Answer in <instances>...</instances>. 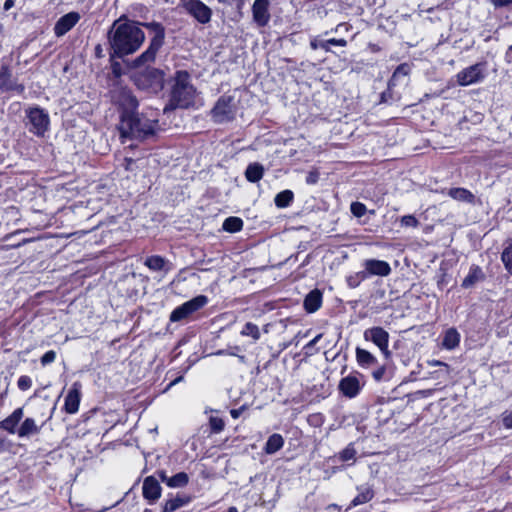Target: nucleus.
I'll list each match as a JSON object with an SVG mask.
<instances>
[{"instance_id":"nucleus-1","label":"nucleus","mask_w":512,"mask_h":512,"mask_svg":"<svg viewBox=\"0 0 512 512\" xmlns=\"http://www.w3.org/2000/svg\"><path fill=\"white\" fill-rule=\"evenodd\" d=\"M113 54L118 57L133 54L145 40V34L134 21L118 19L114 21L108 33Z\"/></svg>"},{"instance_id":"nucleus-2","label":"nucleus","mask_w":512,"mask_h":512,"mask_svg":"<svg viewBox=\"0 0 512 512\" xmlns=\"http://www.w3.org/2000/svg\"><path fill=\"white\" fill-rule=\"evenodd\" d=\"M197 98L198 93L191 82V75L187 71L178 70L173 77L169 104L164 108V111L193 107L196 104Z\"/></svg>"},{"instance_id":"nucleus-3","label":"nucleus","mask_w":512,"mask_h":512,"mask_svg":"<svg viewBox=\"0 0 512 512\" xmlns=\"http://www.w3.org/2000/svg\"><path fill=\"white\" fill-rule=\"evenodd\" d=\"M158 121L138 114H121L119 132L122 138L145 140L155 135Z\"/></svg>"},{"instance_id":"nucleus-4","label":"nucleus","mask_w":512,"mask_h":512,"mask_svg":"<svg viewBox=\"0 0 512 512\" xmlns=\"http://www.w3.org/2000/svg\"><path fill=\"white\" fill-rule=\"evenodd\" d=\"M134 82L140 89L157 93L164 87L165 74L160 69L147 67L135 74Z\"/></svg>"},{"instance_id":"nucleus-5","label":"nucleus","mask_w":512,"mask_h":512,"mask_svg":"<svg viewBox=\"0 0 512 512\" xmlns=\"http://www.w3.org/2000/svg\"><path fill=\"white\" fill-rule=\"evenodd\" d=\"M26 118L28 120L29 131L36 136H44L50 125L49 114L38 106L26 109Z\"/></svg>"},{"instance_id":"nucleus-6","label":"nucleus","mask_w":512,"mask_h":512,"mask_svg":"<svg viewBox=\"0 0 512 512\" xmlns=\"http://www.w3.org/2000/svg\"><path fill=\"white\" fill-rule=\"evenodd\" d=\"M207 302L208 299L204 295L194 297L193 299L176 307L170 314V321L179 322L187 319L190 315L203 308Z\"/></svg>"},{"instance_id":"nucleus-7","label":"nucleus","mask_w":512,"mask_h":512,"mask_svg":"<svg viewBox=\"0 0 512 512\" xmlns=\"http://www.w3.org/2000/svg\"><path fill=\"white\" fill-rule=\"evenodd\" d=\"M181 7L200 24L211 21L212 10L200 0H181Z\"/></svg>"},{"instance_id":"nucleus-8","label":"nucleus","mask_w":512,"mask_h":512,"mask_svg":"<svg viewBox=\"0 0 512 512\" xmlns=\"http://www.w3.org/2000/svg\"><path fill=\"white\" fill-rule=\"evenodd\" d=\"M363 338L376 345L386 359L391 356V352L389 350L390 336L384 328L380 326L368 328L364 331Z\"/></svg>"},{"instance_id":"nucleus-9","label":"nucleus","mask_w":512,"mask_h":512,"mask_svg":"<svg viewBox=\"0 0 512 512\" xmlns=\"http://www.w3.org/2000/svg\"><path fill=\"white\" fill-rule=\"evenodd\" d=\"M215 122L223 123L232 120L235 116L234 99L231 96L223 95L216 102L211 111Z\"/></svg>"},{"instance_id":"nucleus-10","label":"nucleus","mask_w":512,"mask_h":512,"mask_svg":"<svg viewBox=\"0 0 512 512\" xmlns=\"http://www.w3.org/2000/svg\"><path fill=\"white\" fill-rule=\"evenodd\" d=\"M484 77V65L482 63L471 65L461 70L456 75L457 82L460 86H469L479 83L484 79Z\"/></svg>"},{"instance_id":"nucleus-11","label":"nucleus","mask_w":512,"mask_h":512,"mask_svg":"<svg viewBox=\"0 0 512 512\" xmlns=\"http://www.w3.org/2000/svg\"><path fill=\"white\" fill-rule=\"evenodd\" d=\"M21 418H5L1 422V426L11 433H17L19 436H27L36 431V425L31 418H26L20 425Z\"/></svg>"},{"instance_id":"nucleus-12","label":"nucleus","mask_w":512,"mask_h":512,"mask_svg":"<svg viewBox=\"0 0 512 512\" xmlns=\"http://www.w3.org/2000/svg\"><path fill=\"white\" fill-rule=\"evenodd\" d=\"M23 91L24 86L18 83L9 66L2 65L0 68V92H17L20 94Z\"/></svg>"},{"instance_id":"nucleus-13","label":"nucleus","mask_w":512,"mask_h":512,"mask_svg":"<svg viewBox=\"0 0 512 512\" xmlns=\"http://www.w3.org/2000/svg\"><path fill=\"white\" fill-rule=\"evenodd\" d=\"M164 33H157L150 41L149 47L143 52L138 58L135 59V66H141L150 62H153L157 52L163 45Z\"/></svg>"},{"instance_id":"nucleus-14","label":"nucleus","mask_w":512,"mask_h":512,"mask_svg":"<svg viewBox=\"0 0 512 512\" xmlns=\"http://www.w3.org/2000/svg\"><path fill=\"white\" fill-rule=\"evenodd\" d=\"M363 385L364 381L362 377H358L357 375H348L341 379L339 383V390L344 396L354 398L359 394Z\"/></svg>"},{"instance_id":"nucleus-15","label":"nucleus","mask_w":512,"mask_h":512,"mask_svg":"<svg viewBox=\"0 0 512 512\" xmlns=\"http://www.w3.org/2000/svg\"><path fill=\"white\" fill-rule=\"evenodd\" d=\"M115 102L123 109L122 114H134L138 107V101L130 90L120 88L114 95Z\"/></svg>"},{"instance_id":"nucleus-16","label":"nucleus","mask_w":512,"mask_h":512,"mask_svg":"<svg viewBox=\"0 0 512 512\" xmlns=\"http://www.w3.org/2000/svg\"><path fill=\"white\" fill-rule=\"evenodd\" d=\"M269 0H255L252 5L253 21L260 27H264L270 20Z\"/></svg>"},{"instance_id":"nucleus-17","label":"nucleus","mask_w":512,"mask_h":512,"mask_svg":"<svg viewBox=\"0 0 512 512\" xmlns=\"http://www.w3.org/2000/svg\"><path fill=\"white\" fill-rule=\"evenodd\" d=\"M80 20V15L77 12H69L56 22L54 26V33L57 37L64 36L69 32Z\"/></svg>"},{"instance_id":"nucleus-18","label":"nucleus","mask_w":512,"mask_h":512,"mask_svg":"<svg viewBox=\"0 0 512 512\" xmlns=\"http://www.w3.org/2000/svg\"><path fill=\"white\" fill-rule=\"evenodd\" d=\"M161 486L156 478L148 476L143 481L142 492L143 497L151 504L155 503L161 496Z\"/></svg>"},{"instance_id":"nucleus-19","label":"nucleus","mask_w":512,"mask_h":512,"mask_svg":"<svg viewBox=\"0 0 512 512\" xmlns=\"http://www.w3.org/2000/svg\"><path fill=\"white\" fill-rule=\"evenodd\" d=\"M82 385L80 382H74L69 390L66 398L64 408L68 414H74L78 411L81 397Z\"/></svg>"},{"instance_id":"nucleus-20","label":"nucleus","mask_w":512,"mask_h":512,"mask_svg":"<svg viewBox=\"0 0 512 512\" xmlns=\"http://www.w3.org/2000/svg\"><path fill=\"white\" fill-rule=\"evenodd\" d=\"M364 267L368 275L388 276L391 273V267L388 262L377 259H368L364 262Z\"/></svg>"},{"instance_id":"nucleus-21","label":"nucleus","mask_w":512,"mask_h":512,"mask_svg":"<svg viewBox=\"0 0 512 512\" xmlns=\"http://www.w3.org/2000/svg\"><path fill=\"white\" fill-rule=\"evenodd\" d=\"M322 304V294L319 290H312L307 294L304 300V308L309 313L316 312Z\"/></svg>"},{"instance_id":"nucleus-22","label":"nucleus","mask_w":512,"mask_h":512,"mask_svg":"<svg viewBox=\"0 0 512 512\" xmlns=\"http://www.w3.org/2000/svg\"><path fill=\"white\" fill-rule=\"evenodd\" d=\"M356 361L358 365L362 368H370L377 364L376 357L370 353L368 350L357 347L355 350Z\"/></svg>"},{"instance_id":"nucleus-23","label":"nucleus","mask_w":512,"mask_h":512,"mask_svg":"<svg viewBox=\"0 0 512 512\" xmlns=\"http://www.w3.org/2000/svg\"><path fill=\"white\" fill-rule=\"evenodd\" d=\"M264 167L257 162L250 163L245 171V177L249 182L256 183L262 179Z\"/></svg>"},{"instance_id":"nucleus-24","label":"nucleus","mask_w":512,"mask_h":512,"mask_svg":"<svg viewBox=\"0 0 512 512\" xmlns=\"http://www.w3.org/2000/svg\"><path fill=\"white\" fill-rule=\"evenodd\" d=\"M358 491V495L351 501L349 508L365 504L374 497V491L369 486L359 487Z\"/></svg>"},{"instance_id":"nucleus-25","label":"nucleus","mask_w":512,"mask_h":512,"mask_svg":"<svg viewBox=\"0 0 512 512\" xmlns=\"http://www.w3.org/2000/svg\"><path fill=\"white\" fill-rule=\"evenodd\" d=\"M459 342L460 334L455 328H449L448 330H446L442 341V346L445 349L452 350L459 345Z\"/></svg>"},{"instance_id":"nucleus-26","label":"nucleus","mask_w":512,"mask_h":512,"mask_svg":"<svg viewBox=\"0 0 512 512\" xmlns=\"http://www.w3.org/2000/svg\"><path fill=\"white\" fill-rule=\"evenodd\" d=\"M448 195L454 200L466 203H473L475 199V196L469 190L460 187L449 189Z\"/></svg>"},{"instance_id":"nucleus-27","label":"nucleus","mask_w":512,"mask_h":512,"mask_svg":"<svg viewBox=\"0 0 512 512\" xmlns=\"http://www.w3.org/2000/svg\"><path fill=\"white\" fill-rule=\"evenodd\" d=\"M283 444V437L280 434H273L268 438L264 447V451L267 454H274L283 447Z\"/></svg>"},{"instance_id":"nucleus-28","label":"nucleus","mask_w":512,"mask_h":512,"mask_svg":"<svg viewBox=\"0 0 512 512\" xmlns=\"http://www.w3.org/2000/svg\"><path fill=\"white\" fill-rule=\"evenodd\" d=\"M188 503V498L176 496L165 501L163 512H174L177 509L185 506Z\"/></svg>"},{"instance_id":"nucleus-29","label":"nucleus","mask_w":512,"mask_h":512,"mask_svg":"<svg viewBox=\"0 0 512 512\" xmlns=\"http://www.w3.org/2000/svg\"><path fill=\"white\" fill-rule=\"evenodd\" d=\"M189 482V476L185 472H179L167 480V486L170 488L185 487Z\"/></svg>"},{"instance_id":"nucleus-30","label":"nucleus","mask_w":512,"mask_h":512,"mask_svg":"<svg viewBox=\"0 0 512 512\" xmlns=\"http://www.w3.org/2000/svg\"><path fill=\"white\" fill-rule=\"evenodd\" d=\"M222 227L230 233L239 232L243 228V221L239 217H228L224 220Z\"/></svg>"},{"instance_id":"nucleus-31","label":"nucleus","mask_w":512,"mask_h":512,"mask_svg":"<svg viewBox=\"0 0 512 512\" xmlns=\"http://www.w3.org/2000/svg\"><path fill=\"white\" fill-rule=\"evenodd\" d=\"M293 192L290 190H284L278 193L274 199L275 205L279 208L288 207L293 201Z\"/></svg>"},{"instance_id":"nucleus-32","label":"nucleus","mask_w":512,"mask_h":512,"mask_svg":"<svg viewBox=\"0 0 512 512\" xmlns=\"http://www.w3.org/2000/svg\"><path fill=\"white\" fill-rule=\"evenodd\" d=\"M145 265L153 271H161L165 268L166 261L163 257L153 255L145 260Z\"/></svg>"},{"instance_id":"nucleus-33","label":"nucleus","mask_w":512,"mask_h":512,"mask_svg":"<svg viewBox=\"0 0 512 512\" xmlns=\"http://www.w3.org/2000/svg\"><path fill=\"white\" fill-rule=\"evenodd\" d=\"M240 334L244 337H251L254 341H258L261 336L259 327L252 322H247Z\"/></svg>"},{"instance_id":"nucleus-34","label":"nucleus","mask_w":512,"mask_h":512,"mask_svg":"<svg viewBox=\"0 0 512 512\" xmlns=\"http://www.w3.org/2000/svg\"><path fill=\"white\" fill-rule=\"evenodd\" d=\"M501 260H502L507 272L512 275V239L509 241L508 245L504 248L502 255H501Z\"/></svg>"},{"instance_id":"nucleus-35","label":"nucleus","mask_w":512,"mask_h":512,"mask_svg":"<svg viewBox=\"0 0 512 512\" xmlns=\"http://www.w3.org/2000/svg\"><path fill=\"white\" fill-rule=\"evenodd\" d=\"M410 73V66L407 63L399 65L394 71L390 80V85H395L401 77H406Z\"/></svg>"},{"instance_id":"nucleus-36","label":"nucleus","mask_w":512,"mask_h":512,"mask_svg":"<svg viewBox=\"0 0 512 512\" xmlns=\"http://www.w3.org/2000/svg\"><path fill=\"white\" fill-rule=\"evenodd\" d=\"M480 274L481 270L478 267L471 269L469 274L464 278L462 286L464 288L471 287L478 281Z\"/></svg>"},{"instance_id":"nucleus-37","label":"nucleus","mask_w":512,"mask_h":512,"mask_svg":"<svg viewBox=\"0 0 512 512\" xmlns=\"http://www.w3.org/2000/svg\"><path fill=\"white\" fill-rule=\"evenodd\" d=\"M350 210L355 217H362L365 215L367 208L361 202H353L350 206Z\"/></svg>"},{"instance_id":"nucleus-38","label":"nucleus","mask_w":512,"mask_h":512,"mask_svg":"<svg viewBox=\"0 0 512 512\" xmlns=\"http://www.w3.org/2000/svg\"><path fill=\"white\" fill-rule=\"evenodd\" d=\"M17 386L21 391H27L32 387V379L27 375H22L17 381Z\"/></svg>"},{"instance_id":"nucleus-39","label":"nucleus","mask_w":512,"mask_h":512,"mask_svg":"<svg viewBox=\"0 0 512 512\" xmlns=\"http://www.w3.org/2000/svg\"><path fill=\"white\" fill-rule=\"evenodd\" d=\"M400 223L405 227H417L419 225V221L413 215H405L401 217Z\"/></svg>"},{"instance_id":"nucleus-40","label":"nucleus","mask_w":512,"mask_h":512,"mask_svg":"<svg viewBox=\"0 0 512 512\" xmlns=\"http://www.w3.org/2000/svg\"><path fill=\"white\" fill-rule=\"evenodd\" d=\"M355 455H356V451L355 449L349 445L347 446L340 454V458L341 460L343 461H349V460H353L355 458Z\"/></svg>"},{"instance_id":"nucleus-41","label":"nucleus","mask_w":512,"mask_h":512,"mask_svg":"<svg viewBox=\"0 0 512 512\" xmlns=\"http://www.w3.org/2000/svg\"><path fill=\"white\" fill-rule=\"evenodd\" d=\"M211 429L215 433H219L224 428L223 418H210Z\"/></svg>"},{"instance_id":"nucleus-42","label":"nucleus","mask_w":512,"mask_h":512,"mask_svg":"<svg viewBox=\"0 0 512 512\" xmlns=\"http://www.w3.org/2000/svg\"><path fill=\"white\" fill-rule=\"evenodd\" d=\"M56 359V352L53 350L47 351L42 357H41V364L43 366H46L52 362H54Z\"/></svg>"},{"instance_id":"nucleus-43","label":"nucleus","mask_w":512,"mask_h":512,"mask_svg":"<svg viewBox=\"0 0 512 512\" xmlns=\"http://www.w3.org/2000/svg\"><path fill=\"white\" fill-rule=\"evenodd\" d=\"M319 177H320V174H319L318 170H312L306 176V183L309 185H314L318 182Z\"/></svg>"},{"instance_id":"nucleus-44","label":"nucleus","mask_w":512,"mask_h":512,"mask_svg":"<svg viewBox=\"0 0 512 512\" xmlns=\"http://www.w3.org/2000/svg\"><path fill=\"white\" fill-rule=\"evenodd\" d=\"M495 8L506 7L512 5V0H489Z\"/></svg>"},{"instance_id":"nucleus-45","label":"nucleus","mask_w":512,"mask_h":512,"mask_svg":"<svg viewBox=\"0 0 512 512\" xmlns=\"http://www.w3.org/2000/svg\"><path fill=\"white\" fill-rule=\"evenodd\" d=\"M329 42H330V45H336V46H341V47H344L347 45V41L345 39L331 38V39H329Z\"/></svg>"},{"instance_id":"nucleus-46","label":"nucleus","mask_w":512,"mask_h":512,"mask_svg":"<svg viewBox=\"0 0 512 512\" xmlns=\"http://www.w3.org/2000/svg\"><path fill=\"white\" fill-rule=\"evenodd\" d=\"M321 338H322V334L316 335L310 342H308L306 344L305 348L310 349V348L314 347L319 342V340Z\"/></svg>"},{"instance_id":"nucleus-47","label":"nucleus","mask_w":512,"mask_h":512,"mask_svg":"<svg viewBox=\"0 0 512 512\" xmlns=\"http://www.w3.org/2000/svg\"><path fill=\"white\" fill-rule=\"evenodd\" d=\"M319 47L323 50H325L326 52H329L330 51V42H329V39L328 40H325V41H320L319 42Z\"/></svg>"},{"instance_id":"nucleus-48","label":"nucleus","mask_w":512,"mask_h":512,"mask_svg":"<svg viewBox=\"0 0 512 512\" xmlns=\"http://www.w3.org/2000/svg\"><path fill=\"white\" fill-rule=\"evenodd\" d=\"M14 5H15V0H6V1L4 2V6H3V8H4V10H5V11H8V10H10Z\"/></svg>"},{"instance_id":"nucleus-49","label":"nucleus","mask_w":512,"mask_h":512,"mask_svg":"<svg viewBox=\"0 0 512 512\" xmlns=\"http://www.w3.org/2000/svg\"><path fill=\"white\" fill-rule=\"evenodd\" d=\"M428 364L430 366H444L446 368H448V365L442 361H439V360H431L428 362Z\"/></svg>"},{"instance_id":"nucleus-50","label":"nucleus","mask_w":512,"mask_h":512,"mask_svg":"<svg viewBox=\"0 0 512 512\" xmlns=\"http://www.w3.org/2000/svg\"><path fill=\"white\" fill-rule=\"evenodd\" d=\"M503 425L506 428H512V418H503Z\"/></svg>"},{"instance_id":"nucleus-51","label":"nucleus","mask_w":512,"mask_h":512,"mask_svg":"<svg viewBox=\"0 0 512 512\" xmlns=\"http://www.w3.org/2000/svg\"><path fill=\"white\" fill-rule=\"evenodd\" d=\"M159 477H160L161 481L167 485V480H169L170 477H168L164 471H161L159 473Z\"/></svg>"},{"instance_id":"nucleus-52","label":"nucleus","mask_w":512,"mask_h":512,"mask_svg":"<svg viewBox=\"0 0 512 512\" xmlns=\"http://www.w3.org/2000/svg\"><path fill=\"white\" fill-rule=\"evenodd\" d=\"M506 58L509 62H512V45L509 46L508 51L506 52Z\"/></svg>"},{"instance_id":"nucleus-53","label":"nucleus","mask_w":512,"mask_h":512,"mask_svg":"<svg viewBox=\"0 0 512 512\" xmlns=\"http://www.w3.org/2000/svg\"><path fill=\"white\" fill-rule=\"evenodd\" d=\"M341 28H344L345 31H348V25L345 23L338 24L335 28V31L338 32Z\"/></svg>"},{"instance_id":"nucleus-54","label":"nucleus","mask_w":512,"mask_h":512,"mask_svg":"<svg viewBox=\"0 0 512 512\" xmlns=\"http://www.w3.org/2000/svg\"><path fill=\"white\" fill-rule=\"evenodd\" d=\"M383 371H377L373 373L375 379L379 380L382 377Z\"/></svg>"},{"instance_id":"nucleus-55","label":"nucleus","mask_w":512,"mask_h":512,"mask_svg":"<svg viewBox=\"0 0 512 512\" xmlns=\"http://www.w3.org/2000/svg\"><path fill=\"white\" fill-rule=\"evenodd\" d=\"M22 414V410L21 409H16L12 414L11 416H21Z\"/></svg>"},{"instance_id":"nucleus-56","label":"nucleus","mask_w":512,"mask_h":512,"mask_svg":"<svg viewBox=\"0 0 512 512\" xmlns=\"http://www.w3.org/2000/svg\"><path fill=\"white\" fill-rule=\"evenodd\" d=\"M311 47H312L313 49L320 48V47H319V43H317L316 41H312V42H311Z\"/></svg>"},{"instance_id":"nucleus-57","label":"nucleus","mask_w":512,"mask_h":512,"mask_svg":"<svg viewBox=\"0 0 512 512\" xmlns=\"http://www.w3.org/2000/svg\"><path fill=\"white\" fill-rule=\"evenodd\" d=\"M227 512H238V509L236 507H230Z\"/></svg>"},{"instance_id":"nucleus-58","label":"nucleus","mask_w":512,"mask_h":512,"mask_svg":"<svg viewBox=\"0 0 512 512\" xmlns=\"http://www.w3.org/2000/svg\"><path fill=\"white\" fill-rule=\"evenodd\" d=\"M182 379H183V377H182V376H180V377H178L175 381H173L170 385H173V384H175V383H177V382L181 381Z\"/></svg>"},{"instance_id":"nucleus-59","label":"nucleus","mask_w":512,"mask_h":512,"mask_svg":"<svg viewBox=\"0 0 512 512\" xmlns=\"http://www.w3.org/2000/svg\"><path fill=\"white\" fill-rule=\"evenodd\" d=\"M227 352L224 351V350H220L218 352H216L217 355H225Z\"/></svg>"},{"instance_id":"nucleus-60","label":"nucleus","mask_w":512,"mask_h":512,"mask_svg":"<svg viewBox=\"0 0 512 512\" xmlns=\"http://www.w3.org/2000/svg\"><path fill=\"white\" fill-rule=\"evenodd\" d=\"M231 416H232V417L238 416L235 410H232V411H231Z\"/></svg>"},{"instance_id":"nucleus-61","label":"nucleus","mask_w":512,"mask_h":512,"mask_svg":"<svg viewBox=\"0 0 512 512\" xmlns=\"http://www.w3.org/2000/svg\"><path fill=\"white\" fill-rule=\"evenodd\" d=\"M227 355L235 356L236 354L233 351L227 352Z\"/></svg>"},{"instance_id":"nucleus-62","label":"nucleus","mask_w":512,"mask_h":512,"mask_svg":"<svg viewBox=\"0 0 512 512\" xmlns=\"http://www.w3.org/2000/svg\"><path fill=\"white\" fill-rule=\"evenodd\" d=\"M143 512H153L151 509H145Z\"/></svg>"},{"instance_id":"nucleus-63","label":"nucleus","mask_w":512,"mask_h":512,"mask_svg":"<svg viewBox=\"0 0 512 512\" xmlns=\"http://www.w3.org/2000/svg\"><path fill=\"white\" fill-rule=\"evenodd\" d=\"M219 2H223L224 0H218Z\"/></svg>"}]
</instances>
